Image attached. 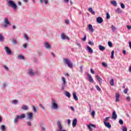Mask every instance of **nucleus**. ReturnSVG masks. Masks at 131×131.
Here are the masks:
<instances>
[{
	"mask_svg": "<svg viewBox=\"0 0 131 131\" xmlns=\"http://www.w3.org/2000/svg\"><path fill=\"white\" fill-rule=\"evenodd\" d=\"M27 124L28 126H31V122L30 121H28L27 122Z\"/></svg>",
	"mask_w": 131,
	"mask_h": 131,
	"instance_id": "48",
	"label": "nucleus"
},
{
	"mask_svg": "<svg viewBox=\"0 0 131 131\" xmlns=\"http://www.w3.org/2000/svg\"><path fill=\"white\" fill-rule=\"evenodd\" d=\"M61 79L63 81L62 83H66V80H65V78L64 77H62Z\"/></svg>",
	"mask_w": 131,
	"mask_h": 131,
	"instance_id": "44",
	"label": "nucleus"
},
{
	"mask_svg": "<svg viewBox=\"0 0 131 131\" xmlns=\"http://www.w3.org/2000/svg\"><path fill=\"white\" fill-rule=\"evenodd\" d=\"M129 47L130 48V49H131V42L129 41Z\"/></svg>",
	"mask_w": 131,
	"mask_h": 131,
	"instance_id": "64",
	"label": "nucleus"
},
{
	"mask_svg": "<svg viewBox=\"0 0 131 131\" xmlns=\"http://www.w3.org/2000/svg\"><path fill=\"white\" fill-rule=\"evenodd\" d=\"M99 49L100 51H104L105 47L104 46H102V45H99Z\"/></svg>",
	"mask_w": 131,
	"mask_h": 131,
	"instance_id": "26",
	"label": "nucleus"
},
{
	"mask_svg": "<svg viewBox=\"0 0 131 131\" xmlns=\"http://www.w3.org/2000/svg\"><path fill=\"white\" fill-rule=\"evenodd\" d=\"M88 127L89 130L93 131V129H92V127H91V125H88Z\"/></svg>",
	"mask_w": 131,
	"mask_h": 131,
	"instance_id": "50",
	"label": "nucleus"
},
{
	"mask_svg": "<svg viewBox=\"0 0 131 131\" xmlns=\"http://www.w3.org/2000/svg\"><path fill=\"white\" fill-rule=\"evenodd\" d=\"M65 95L67 97H68V98H70V97H71V95L68 92H66Z\"/></svg>",
	"mask_w": 131,
	"mask_h": 131,
	"instance_id": "31",
	"label": "nucleus"
},
{
	"mask_svg": "<svg viewBox=\"0 0 131 131\" xmlns=\"http://www.w3.org/2000/svg\"><path fill=\"white\" fill-rule=\"evenodd\" d=\"M111 54H112V55H111V59H114V50H113L112 51Z\"/></svg>",
	"mask_w": 131,
	"mask_h": 131,
	"instance_id": "37",
	"label": "nucleus"
},
{
	"mask_svg": "<svg viewBox=\"0 0 131 131\" xmlns=\"http://www.w3.org/2000/svg\"><path fill=\"white\" fill-rule=\"evenodd\" d=\"M23 46L24 47V48H25V49H27V44H23Z\"/></svg>",
	"mask_w": 131,
	"mask_h": 131,
	"instance_id": "58",
	"label": "nucleus"
},
{
	"mask_svg": "<svg viewBox=\"0 0 131 131\" xmlns=\"http://www.w3.org/2000/svg\"><path fill=\"white\" fill-rule=\"evenodd\" d=\"M102 65L104 67H107V64H106V63H105V62H102Z\"/></svg>",
	"mask_w": 131,
	"mask_h": 131,
	"instance_id": "56",
	"label": "nucleus"
},
{
	"mask_svg": "<svg viewBox=\"0 0 131 131\" xmlns=\"http://www.w3.org/2000/svg\"><path fill=\"white\" fill-rule=\"evenodd\" d=\"M26 117L25 114H21L19 115H16V117L14 118V122L16 124L18 123V121H19V119H23Z\"/></svg>",
	"mask_w": 131,
	"mask_h": 131,
	"instance_id": "3",
	"label": "nucleus"
},
{
	"mask_svg": "<svg viewBox=\"0 0 131 131\" xmlns=\"http://www.w3.org/2000/svg\"><path fill=\"white\" fill-rule=\"evenodd\" d=\"M70 123H71V120L69 119H68V124L70 125Z\"/></svg>",
	"mask_w": 131,
	"mask_h": 131,
	"instance_id": "54",
	"label": "nucleus"
},
{
	"mask_svg": "<svg viewBox=\"0 0 131 131\" xmlns=\"http://www.w3.org/2000/svg\"><path fill=\"white\" fill-rule=\"evenodd\" d=\"M24 38L26 39V40H29V37L26 34L24 35Z\"/></svg>",
	"mask_w": 131,
	"mask_h": 131,
	"instance_id": "40",
	"label": "nucleus"
},
{
	"mask_svg": "<svg viewBox=\"0 0 131 131\" xmlns=\"http://www.w3.org/2000/svg\"><path fill=\"white\" fill-rule=\"evenodd\" d=\"M17 59H19L20 60H24L25 57L22 55H19L17 56Z\"/></svg>",
	"mask_w": 131,
	"mask_h": 131,
	"instance_id": "23",
	"label": "nucleus"
},
{
	"mask_svg": "<svg viewBox=\"0 0 131 131\" xmlns=\"http://www.w3.org/2000/svg\"><path fill=\"white\" fill-rule=\"evenodd\" d=\"M88 43L89 45H91V46H94V43L92 42L91 41H89Z\"/></svg>",
	"mask_w": 131,
	"mask_h": 131,
	"instance_id": "62",
	"label": "nucleus"
},
{
	"mask_svg": "<svg viewBox=\"0 0 131 131\" xmlns=\"http://www.w3.org/2000/svg\"><path fill=\"white\" fill-rule=\"evenodd\" d=\"M4 41H5V37L2 34H0V42H4Z\"/></svg>",
	"mask_w": 131,
	"mask_h": 131,
	"instance_id": "16",
	"label": "nucleus"
},
{
	"mask_svg": "<svg viewBox=\"0 0 131 131\" xmlns=\"http://www.w3.org/2000/svg\"><path fill=\"white\" fill-rule=\"evenodd\" d=\"M4 49H5L7 55H11L12 51H11V49H10V48L9 47H5Z\"/></svg>",
	"mask_w": 131,
	"mask_h": 131,
	"instance_id": "8",
	"label": "nucleus"
},
{
	"mask_svg": "<svg viewBox=\"0 0 131 131\" xmlns=\"http://www.w3.org/2000/svg\"><path fill=\"white\" fill-rule=\"evenodd\" d=\"M103 123H104L105 126H106L108 128H111V124H110V123L103 122Z\"/></svg>",
	"mask_w": 131,
	"mask_h": 131,
	"instance_id": "14",
	"label": "nucleus"
},
{
	"mask_svg": "<svg viewBox=\"0 0 131 131\" xmlns=\"http://www.w3.org/2000/svg\"><path fill=\"white\" fill-rule=\"evenodd\" d=\"M126 27L128 29L130 30L131 29V26L129 25H127Z\"/></svg>",
	"mask_w": 131,
	"mask_h": 131,
	"instance_id": "60",
	"label": "nucleus"
},
{
	"mask_svg": "<svg viewBox=\"0 0 131 131\" xmlns=\"http://www.w3.org/2000/svg\"><path fill=\"white\" fill-rule=\"evenodd\" d=\"M21 109L25 111H27V110H28L29 108L27 105H24L23 106H21Z\"/></svg>",
	"mask_w": 131,
	"mask_h": 131,
	"instance_id": "22",
	"label": "nucleus"
},
{
	"mask_svg": "<svg viewBox=\"0 0 131 131\" xmlns=\"http://www.w3.org/2000/svg\"><path fill=\"white\" fill-rule=\"evenodd\" d=\"M128 91V89H125L124 90V93L125 94H127V92Z\"/></svg>",
	"mask_w": 131,
	"mask_h": 131,
	"instance_id": "53",
	"label": "nucleus"
},
{
	"mask_svg": "<svg viewBox=\"0 0 131 131\" xmlns=\"http://www.w3.org/2000/svg\"><path fill=\"white\" fill-rule=\"evenodd\" d=\"M44 3L45 4V5H48V0H44Z\"/></svg>",
	"mask_w": 131,
	"mask_h": 131,
	"instance_id": "61",
	"label": "nucleus"
},
{
	"mask_svg": "<svg viewBox=\"0 0 131 131\" xmlns=\"http://www.w3.org/2000/svg\"><path fill=\"white\" fill-rule=\"evenodd\" d=\"M122 131H127V128H126V127H125V126H123V127L122 128Z\"/></svg>",
	"mask_w": 131,
	"mask_h": 131,
	"instance_id": "43",
	"label": "nucleus"
},
{
	"mask_svg": "<svg viewBox=\"0 0 131 131\" xmlns=\"http://www.w3.org/2000/svg\"><path fill=\"white\" fill-rule=\"evenodd\" d=\"M89 125H90V126H92L93 127H94L95 128H96V125L95 124H89Z\"/></svg>",
	"mask_w": 131,
	"mask_h": 131,
	"instance_id": "55",
	"label": "nucleus"
},
{
	"mask_svg": "<svg viewBox=\"0 0 131 131\" xmlns=\"http://www.w3.org/2000/svg\"><path fill=\"white\" fill-rule=\"evenodd\" d=\"M87 49H88L89 52H90L91 53V54H93L94 51H93L92 48L91 47H90V46H87Z\"/></svg>",
	"mask_w": 131,
	"mask_h": 131,
	"instance_id": "27",
	"label": "nucleus"
},
{
	"mask_svg": "<svg viewBox=\"0 0 131 131\" xmlns=\"http://www.w3.org/2000/svg\"><path fill=\"white\" fill-rule=\"evenodd\" d=\"M110 118V117H106L105 118V119L104 120V122H107V121H108V120H109Z\"/></svg>",
	"mask_w": 131,
	"mask_h": 131,
	"instance_id": "41",
	"label": "nucleus"
},
{
	"mask_svg": "<svg viewBox=\"0 0 131 131\" xmlns=\"http://www.w3.org/2000/svg\"><path fill=\"white\" fill-rule=\"evenodd\" d=\"M28 74L30 76H34L36 74H38V73L37 71H34L32 69H29L28 71Z\"/></svg>",
	"mask_w": 131,
	"mask_h": 131,
	"instance_id": "6",
	"label": "nucleus"
},
{
	"mask_svg": "<svg viewBox=\"0 0 131 131\" xmlns=\"http://www.w3.org/2000/svg\"><path fill=\"white\" fill-rule=\"evenodd\" d=\"M11 25V22L9 20V18L5 17L4 20V24L2 25V27H3V28H8V27H10Z\"/></svg>",
	"mask_w": 131,
	"mask_h": 131,
	"instance_id": "1",
	"label": "nucleus"
},
{
	"mask_svg": "<svg viewBox=\"0 0 131 131\" xmlns=\"http://www.w3.org/2000/svg\"><path fill=\"white\" fill-rule=\"evenodd\" d=\"M65 89H66V83H62L61 87L62 91H63Z\"/></svg>",
	"mask_w": 131,
	"mask_h": 131,
	"instance_id": "30",
	"label": "nucleus"
},
{
	"mask_svg": "<svg viewBox=\"0 0 131 131\" xmlns=\"http://www.w3.org/2000/svg\"><path fill=\"white\" fill-rule=\"evenodd\" d=\"M85 39H86V35H84V37L82 38V40L83 41H85Z\"/></svg>",
	"mask_w": 131,
	"mask_h": 131,
	"instance_id": "46",
	"label": "nucleus"
},
{
	"mask_svg": "<svg viewBox=\"0 0 131 131\" xmlns=\"http://www.w3.org/2000/svg\"><path fill=\"white\" fill-rule=\"evenodd\" d=\"M116 13H118V14L121 13V10L120 8H117L116 10Z\"/></svg>",
	"mask_w": 131,
	"mask_h": 131,
	"instance_id": "36",
	"label": "nucleus"
},
{
	"mask_svg": "<svg viewBox=\"0 0 131 131\" xmlns=\"http://www.w3.org/2000/svg\"><path fill=\"white\" fill-rule=\"evenodd\" d=\"M106 19H110V14L109 13H106Z\"/></svg>",
	"mask_w": 131,
	"mask_h": 131,
	"instance_id": "47",
	"label": "nucleus"
},
{
	"mask_svg": "<svg viewBox=\"0 0 131 131\" xmlns=\"http://www.w3.org/2000/svg\"><path fill=\"white\" fill-rule=\"evenodd\" d=\"M32 117H33V113L32 112L27 113V119L28 120H32Z\"/></svg>",
	"mask_w": 131,
	"mask_h": 131,
	"instance_id": "7",
	"label": "nucleus"
},
{
	"mask_svg": "<svg viewBox=\"0 0 131 131\" xmlns=\"http://www.w3.org/2000/svg\"><path fill=\"white\" fill-rule=\"evenodd\" d=\"M63 60L64 64H66V65H67L69 68H72L73 67V64L69 58H63Z\"/></svg>",
	"mask_w": 131,
	"mask_h": 131,
	"instance_id": "4",
	"label": "nucleus"
},
{
	"mask_svg": "<svg viewBox=\"0 0 131 131\" xmlns=\"http://www.w3.org/2000/svg\"><path fill=\"white\" fill-rule=\"evenodd\" d=\"M120 97V95H119V93H116V102H119Z\"/></svg>",
	"mask_w": 131,
	"mask_h": 131,
	"instance_id": "15",
	"label": "nucleus"
},
{
	"mask_svg": "<svg viewBox=\"0 0 131 131\" xmlns=\"http://www.w3.org/2000/svg\"><path fill=\"white\" fill-rule=\"evenodd\" d=\"M111 29L114 32V31H115L116 30V28H115V27H114V26L112 25L111 26Z\"/></svg>",
	"mask_w": 131,
	"mask_h": 131,
	"instance_id": "35",
	"label": "nucleus"
},
{
	"mask_svg": "<svg viewBox=\"0 0 131 131\" xmlns=\"http://www.w3.org/2000/svg\"><path fill=\"white\" fill-rule=\"evenodd\" d=\"M0 129H1L2 131H6V126L4 125H2L0 126Z\"/></svg>",
	"mask_w": 131,
	"mask_h": 131,
	"instance_id": "24",
	"label": "nucleus"
},
{
	"mask_svg": "<svg viewBox=\"0 0 131 131\" xmlns=\"http://www.w3.org/2000/svg\"><path fill=\"white\" fill-rule=\"evenodd\" d=\"M110 83L111 85H114V79H112L110 81Z\"/></svg>",
	"mask_w": 131,
	"mask_h": 131,
	"instance_id": "32",
	"label": "nucleus"
},
{
	"mask_svg": "<svg viewBox=\"0 0 131 131\" xmlns=\"http://www.w3.org/2000/svg\"><path fill=\"white\" fill-rule=\"evenodd\" d=\"M119 122L120 124H121V125H122V124H123V121H122V119H120L119 121Z\"/></svg>",
	"mask_w": 131,
	"mask_h": 131,
	"instance_id": "49",
	"label": "nucleus"
},
{
	"mask_svg": "<svg viewBox=\"0 0 131 131\" xmlns=\"http://www.w3.org/2000/svg\"><path fill=\"white\" fill-rule=\"evenodd\" d=\"M32 108L34 112L36 113L37 112V111L36 110V107H35L34 105L32 106Z\"/></svg>",
	"mask_w": 131,
	"mask_h": 131,
	"instance_id": "42",
	"label": "nucleus"
},
{
	"mask_svg": "<svg viewBox=\"0 0 131 131\" xmlns=\"http://www.w3.org/2000/svg\"><path fill=\"white\" fill-rule=\"evenodd\" d=\"M11 41L13 45H17V41L16 40H15L14 39H12Z\"/></svg>",
	"mask_w": 131,
	"mask_h": 131,
	"instance_id": "33",
	"label": "nucleus"
},
{
	"mask_svg": "<svg viewBox=\"0 0 131 131\" xmlns=\"http://www.w3.org/2000/svg\"><path fill=\"white\" fill-rule=\"evenodd\" d=\"M7 87V83L4 82L2 84V88H6Z\"/></svg>",
	"mask_w": 131,
	"mask_h": 131,
	"instance_id": "45",
	"label": "nucleus"
},
{
	"mask_svg": "<svg viewBox=\"0 0 131 131\" xmlns=\"http://www.w3.org/2000/svg\"><path fill=\"white\" fill-rule=\"evenodd\" d=\"M87 75L88 76L89 81L93 83V82H94V79H93V78H92V76H91V75L89 73H88Z\"/></svg>",
	"mask_w": 131,
	"mask_h": 131,
	"instance_id": "10",
	"label": "nucleus"
},
{
	"mask_svg": "<svg viewBox=\"0 0 131 131\" xmlns=\"http://www.w3.org/2000/svg\"><path fill=\"white\" fill-rule=\"evenodd\" d=\"M61 37L62 39H68V40H69V37L66 36V35H65V33H62L61 35Z\"/></svg>",
	"mask_w": 131,
	"mask_h": 131,
	"instance_id": "9",
	"label": "nucleus"
},
{
	"mask_svg": "<svg viewBox=\"0 0 131 131\" xmlns=\"http://www.w3.org/2000/svg\"><path fill=\"white\" fill-rule=\"evenodd\" d=\"M44 46L46 49H50V44L48 42H45Z\"/></svg>",
	"mask_w": 131,
	"mask_h": 131,
	"instance_id": "20",
	"label": "nucleus"
},
{
	"mask_svg": "<svg viewBox=\"0 0 131 131\" xmlns=\"http://www.w3.org/2000/svg\"><path fill=\"white\" fill-rule=\"evenodd\" d=\"M39 107H40V108H41V109H43V110H45V107H43V106H42V104H39Z\"/></svg>",
	"mask_w": 131,
	"mask_h": 131,
	"instance_id": "52",
	"label": "nucleus"
},
{
	"mask_svg": "<svg viewBox=\"0 0 131 131\" xmlns=\"http://www.w3.org/2000/svg\"><path fill=\"white\" fill-rule=\"evenodd\" d=\"M3 67H4V69H5V70H6V71H9V68L8 67H7V66L4 65Z\"/></svg>",
	"mask_w": 131,
	"mask_h": 131,
	"instance_id": "39",
	"label": "nucleus"
},
{
	"mask_svg": "<svg viewBox=\"0 0 131 131\" xmlns=\"http://www.w3.org/2000/svg\"><path fill=\"white\" fill-rule=\"evenodd\" d=\"M96 114V113L95 112V111H93L91 113V115L92 116H95V114Z\"/></svg>",
	"mask_w": 131,
	"mask_h": 131,
	"instance_id": "57",
	"label": "nucleus"
},
{
	"mask_svg": "<svg viewBox=\"0 0 131 131\" xmlns=\"http://www.w3.org/2000/svg\"><path fill=\"white\" fill-rule=\"evenodd\" d=\"M77 123V119H74L72 123V125L73 127H74L75 126H76Z\"/></svg>",
	"mask_w": 131,
	"mask_h": 131,
	"instance_id": "18",
	"label": "nucleus"
},
{
	"mask_svg": "<svg viewBox=\"0 0 131 131\" xmlns=\"http://www.w3.org/2000/svg\"><path fill=\"white\" fill-rule=\"evenodd\" d=\"M89 11L92 14V15H95V11L93 10V8L92 7H90L89 9Z\"/></svg>",
	"mask_w": 131,
	"mask_h": 131,
	"instance_id": "25",
	"label": "nucleus"
},
{
	"mask_svg": "<svg viewBox=\"0 0 131 131\" xmlns=\"http://www.w3.org/2000/svg\"><path fill=\"white\" fill-rule=\"evenodd\" d=\"M108 46L110 48H112V47H113V44H112V42L111 41H108Z\"/></svg>",
	"mask_w": 131,
	"mask_h": 131,
	"instance_id": "34",
	"label": "nucleus"
},
{
	"mask_svg": "<svg viewBox=\"0 0 131 131\" xmlns=\"http://www.w3.org/2000/svg\"><path fill=\"white\" fill-rule=\"evenodd\" d=\"M66 24H69V20L67 19L65 20Z\"/></svg>",
	"mask_w": 131,
	"mask_h": 131,
	"instance_id": "63",
	"label": "nucleus"
},
{
	"mask_svg": "<svg viewBox=\"0 0 131 131\" xmlns=\"http://www.w3.org/2000/svg\"><path fill=\"white\" fill-rule=\"evenodd\" d=\"M96 21L97 23L100 24V23H102L103 22V18H102V17H98L97 18Z\"/></svg>",
	"mask_w": 131,
	"mask_h": 131,
	"instance_id": "13",
	"label": "nucleus"
},
{
	"mask_svg": "<svg viewBox=\"0 0 131 131\" xmlns=\"http://www.w3.org/2000/svg\"><path fill=\"white\" fill-rule=\"evenodd\" d=\"M88 28L91 32H94V29L93 28V26L91 24H89L88 26Z\"/></svg>",
	"mask_w": 131,
	"mask_h": 131,
	"instance_id": "17",
	"label": "nucleus"
},
{
	"mask_svg": "<svg viewBox=\"0 0 131 131\" xmlns=\"http://www.w3.org/2000/svg\"><path fill=\"white\" fill-rule=\"evenodd\" d=\"M51 104V108H52V109H55V110H57V109H58V104H57V102L56 101V100H55V99H52Z\"/></svg>",
	"mask_w": 131,
	"mask_h": 131,
	"instance_id": "5",
	"label": "nucleus"
},
{
	"mask_svg": "<svg viewBox=\"0 0 131 131\" xmlns=\"http://www.w3.org/2000/svg\"><path fill=\"white\" fill-rule=\"evenodd\" d=\"M121 7L122 9H124V8H125V6L123 3L121 4Z\"/></svg>",
	"mask_w": 131,
	"mask_h": 131,
	"instance_id": "51",
	"label": "nucleus"
},
{
	"mask_svg": "<svg viewBox=\"0 0 131 131\" xmlns=\"http://www.w3.org/2000/svg\"><path fill=\"white\" fill-rule=\"evenodd\" d=\"M111 4H112V5H113V6H114L115 7H116V6H117V3H116V1H111Z\"/></svg>",
	"mask_w": 131,
	"mask_h": 131,
	"instance_id": "29",
	"label": "nucleus"
},
{
	"mask_svg": "<svg viewBox=\"0 0 131 131\" xmlns=\"http://www.w3.org/2000/svg\"><path fill=\"white\" fill-rule=\"evenodd\" d=\"M90 71L92 74H95V71L92 69H91Z\"/></svg>",
	"mask_w": 131,
	"mask_h": 131,
	"instance_id": "59",
	"label": "nucleus"
},
{
	"mask_svg": "<svg viewBox=\"0 0 131 131\" xmlns=\"http://www.w3.org/2000/svg\"><path fill=\"white\" fill-rule=\"evenodd\" d=\"M7 4L8 5V6L12 8L13 10H17L18 6H17V4H16V3L14 2V1L12 0H8L7 1Z\"/></svg>",
	"mask_w": 131,
	"mask_h": 131,
	"instance_id": "2",
	"label": "nucleus"
},
{
	"mask_svg": "<svg viewBox=\"0 0 131 131\" xmlns=\"http://www.w3.org/2000/svg\"><path fill=\"white\" fill-rule=\"evenodd\" d=\"M117 118V115L116 114V112L114 111L112 114V119H116Z\"/></svg>",
	"mask_w": 131,
	"mask_h": 131,
	"instance_id": "11",
	"label": "nucleus"
},
{
	"mask_svg": "<svg viewBox=\"0 0 131 131\" xmlns=\"http://www.w3.org/2000/svg\"><path fill=\"white\" fill-rule=\"evenodd\" d=\"M95 88L97 89V91H98L99 92H101V88H100V87L99 86V85H96L95 86Z\"/></svg>",
	"mask_w": 131,
	"mask_h": 131,
	"instance_id": "38",
	"label": "nucleus"
},
{
	"mask_svg": "<svg viewBox=\"0 0 131 131\" xmlns=\"http://www.w3.org/2000/svg\"><path fill=\"white\" fill-rule=\"evenodd\" d=\"M18 102H19V101H18V100L14 99V100H12V103L14 104V105H17V104H18Z\"/></svg>",
	"mask_w": 131,
	"mask_h": 131,
	"instance_id": "28",
	"label": "nucleus"
},
{
	"mask_svg": "<svg viewBox=\"0 0 131 131\" xmlns=\"http://www.w3.org/2000/svg\"><path fill=\"white\" fill-rule=\"evenodd\" d=\"M73 97L75 101L78 100V98H77V96H76V93L75 92L73 93Z\"/></svg>",
	"mask_w": 131,
	"mask_h": 131,
	"instance_id": "19",
	"label": "nucleus"
},
{
	"mask_svg": "<svg viewBox=\"0 0 131 131\" xmlns=\"http://www.w3.org/2000/svg\"><path fill=\"white\" fill-rule=\"evenodd\" d=\"M96 78L98 80L99 84H102V78H101L99 76H96Z\"/></svg>",
	"mask_w": 131,
	"mask_h": 131,
	"instance_id": "21",
	"label": "nucleus"
},
{
	"mask_svg": "<svg viewBox=\"0 0 131 131\" xmlns=\"http://www.w3.org/2000/svg\"><path fill=\"white\" fill-rule=\"evenodd\" d=\"M40 128L41 129V131H46L47 130V126L45 124H41L40 125Z\"/></svg>",
	"mask_w": 131,
	"mask_h": 131,
	"instance_id": "12",
	"label": "nucleus"
}]
</instances>
